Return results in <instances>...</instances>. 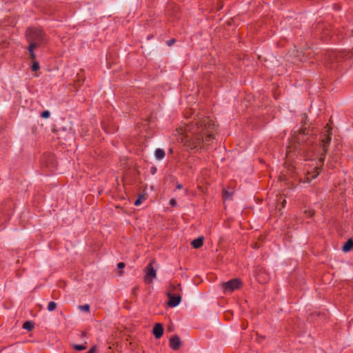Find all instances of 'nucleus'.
I'll use <instances>...</instances> for the list:
<instances>
[{
  "instance_id": "obj_1",
  "label": "nucleus",
  "mask_w": 353,
  "mask_h": 353,
  "mask_svg": "<svg viewBox=\"0 0 353 353\" xmlns=\"http://www.w3.org/2000/svg\"><path fill=\"white\" fill-rule=\"evenodd\" d=\"M215 130V125L208 117L196 115L192 120L187 118L178 128V143L187 150L198 151L211 143Z\"/></svg>"
},
{
  "instance_id": "obj_2",
  "label": "nucleus",
  "mask_w": 353,
  "mask_h": 353,
  "mask_svg": "<svg viewBox=\"0 0 353 353\" xmlns=\"http://www.w3.org/2000/svg\"><path fill=\"white\" fill-rule=\"evenodd\" d=\"M326 128H327V130H326L327 134L323 135V137L321 139L320 145L322 149V152L321 154V157L319 160V163H312L311 165V170H307L304 178L300 179V181L303 183H310L311 181L314 179H316L321 172V167L323 165L325 154L328 150V147L331 141V128L328 126V124H327Z\"/></svg>"
},
{
  "instance_id": "obj_3",
  "label": "nucleus",
  "mask_w": 353,
  "mask_h": 353,
  "mask_svg": "<svg viewBox=\"0 0 353 353\" xmlns=\"http://www.w3.org/2000/svg\"><path fill=\"white\" fill-rule=\"evenodd\" d=\"M312 143V138L307 136V134L305 133V129H302L292 138V144L288 148L287 155H289L292 149L298 150V153L300 154H303L304 151L306 150L303 145H309Z\"/></svg>"
},
{
  "instance_id": "obj_4",
  "label": "nucleus",
  "mask_w": 353,
  "mask_h": 353,
  "mask_svg": "<svg viewBox=\"0 0 353 353\" xmlns=\"http://www.w3.org/2000/svg\"><path fill=\"white\" fill-rule=\"evenodd\" d=\"M26 36L29 45H32L38 48L45 41L44 34L43 31L39 29H29Z\"/></svg>"
},
{
  "instance_id": "obj_5",
  "label": "nucleus",
  "mask_w": 353,
  "mask_h": 353,
  "mask_svg": "<svg viewBox=\"0 0 353 353\" xmlns=\"http://www.w3.org/2000/svg\"><path fill=\"white\" fill-rule=\"evenodd\" d=\"M222 289L224 294L232 293L235 290L239 289L241 285V282L238 279H233L222 283Z\"/></svg>"
},
{
  "instance_id": "obj_6",
  "label": "nucleus",
  "mask_w": 353,
  "mask_h": 353,
  "mask_svg": "<svg viewBox=\"0 0 353 353\" xmlns=\"http://www.w3.org/2000/svg\"><path fill=\"white\" fill-rule=\"evenodd\" d=\"M152 264L153 261L150 262L145 269V281L148 283H151L157 276L156 270L154 269Z\"/></svg>"
},
{
  "instance_id": "obj_7",
  "label": "nucleus",
  "mask_w": 353,
  "mask_h": 353,
  "mask_svg": "<svg viewBox=\"0 0 353 353\" xmlns=\"http://www.w3.org/2000/svg\"><path fill=\"white\" fill-rule=\"evenodd\" d=\"M153 334L157 339H159L163 334V328L161 323H156L153 327Z\"/></svg>"
},
{
  "instance_id": "obj_8",
  "label": "nucleus",
  "mask_w": 353,
  "mask_h": 353,
  "mask_svg": "<svg viewBox=\"0 0 353 353\" xmlns=\"http://www.w3.org/2000/svg\"><path fill=\"white\" fill-rule=\"evenodd\" d=\"M203 241H204V238L203 236H199L197 239H194L191 242V245H192V247L194 248L198 249L203 245Z\"/></svg>"
},
{
  "instance_id": "obj_9",
  "label": "nucleus",
  "mask_w": 353,
  "mask_h": 353,
  "mask_svg": "<svg viewBox=\"0 0 353 353\" xmlns=\"http://www.w3.org/2000/svg\"><path fill=\"white\" fill-rule=\"evenodd\" d=\"M337 59V54L335 52H327L325 54V59L331 63L334 62V59Z\"/></svg>"
},
{
  "instance_id": "obj_10",
  "label": "nucleus",
  "mask_w": 353,
  "mask_h": 353,
  "mask_svg": "<svg viewBox=\"0 0 353 353\" xmlns=\"http://www.w3.org/2000/svg\"><path fill=\"white\" fill-rule=\"evenodd\" d=\"M353 248V240L352 239H348L343 246V251L347 252Z\"/></svg>"
},
{
  "instance_id": "obj_11",
  "label": "nucleus",
  "mask_w": 353,
  "mask_h": 353,
  "mask_svg": "<svg viewBox=\"0 0 353 353\" xmlns=\"http://www.w3.org/2000/svg\"><path fill=\"white\" fill-rule=\"evenodd\" d=\"M154 156L156 159L159 161L162 160L165 157V152L163 150L158 148L154 152Z\"/></svg>"
},
{
  "instance_id": "obj_12",
  "label": "nucleus",
  "mask_w": 353,
  "mask_h": 353,
  "mask_svg": "<svg viewBox=\"0 0 353 353\" xmlns=\"http://www.w3.org/2000/svg\"><path fill=\"white\" fill-rule=\"evenodd\" d=\"M34 327V323L32 321H26L23 325V328L25 330H27L28 331H30Z\"/></svg>"
},
{
  "instance_id": "obj_13",
  "label": "nucleus",
  "mask_w": 353,
  "mask_h": 353,
  "mask_svg": "<svg viewBox=\"0 0 353 353\" xmlns=\"http://www.w3.org/2000/svg\"><path fill=\"white\" fill-rule=\"evenodd\" d=\"M37 47L34 46L32 45H29L28 46V51L30 53V57L32 60H34L36 58V55L34 52V49L37 48Z\"/></svg>"
},
{
  "instance_id": "obj_14",
  "label": "nucleus",
  "mask_w": 353,
  "mask_h": 353,
  "mask_svg": "<svg viewBox=\"0 0 353 353\" xmlns=\"http://www.w3.org/2000/svg\"><path fill=\"white\" fill-rule=\"evenodd\" d=\"M170 347L174 350H176V336L174 335L170 338Z\"/></svg>"
},
{
  "instance_id": "obj_15",
  "label": "nucleus",
  "mask_w": 353,
  "mask_h": 353,
  "mask_svg": "<svg viewBox=\"0 0 353 353\" xmlns=\"http://www.w3.org/2000/svg\"><path fill=\"white\" fill-rule=\"evenodd\" d=\"M170 296V301H168V304L170 307H175L176 306V297L174 296Z\"/></svg>"
},
{
  "instance_id": "obj_16",
  "label": "nucleus",
  "mask_w": 353,
  "mask_h": 353,
  "mask_svg": "<svg viewBox=\"0 0 353 353\" xmlns=\"http://www.w3.org/2000/svg\"><path fill=\"white\" fill-rule=\"evenodd\" d=\"M57 307V303L54 301H51L48 305V310L50 312L54 311Z\"/></svg>"
},
{
  "instance_id": "obj_17",
  "label": "nucleus",
  "mask_w": 353,
  "mask_h": 353,
  "mask_svg": "<svg viewBox=\"0 0 353 353\" xmlns=\"http://www.w3.org/2000/svg\"><path fill=\"white\" fill-rule=\"evenodd\" d=\"M79 309L83 312H88L90 310V305L88 304L79 305Z\"/></svg>"
},
{
  "instance_id": "obj_18",
  "label": "nucleus",
  "mask_w": 353,
  "mask_h": 353,
  "mask_svg": "<svg viewBox=\"0 0 353 353\" xmlns=\"http://www.w3.org/2000/svg\"><path fill=\"white\" fill-rule=\"evenodd\" d=\"M73 347L77 351H82L86 349V346L83 345H74Z\"/></svg>"
},
{
  "instance_id": "obj_19",
  "label": "nucleus",
  "mask_w": 353,
  "mask_h": 353,
  "mask_svg": "<svg viewBox=\"0 0 353 353\" xmlns=\"http://www.w3.org/2000/svg\"><path fill=\"white\" fill-rule=\"evenodd\" d=\"M145 199V197L144 196H140L135 201H134V205H139L142 201Z\"/></svg>"
},
{
  "instance_id": "obj_20",
  "label": "nucleus",
  "mask_w": 353,
  "mask_h": 353,
  "mask_svg": "<svg viewBox=\"0 0 353 353\" xmlns=\"http://www.w3.org/2000/svg\"><path fill=\"white\" fill-rule=\"evenodd\" d=\"M50 112L48 110L43 111L41 114V117L44 119H48L50 117Z\"/></svg>"
},
{
  "instance_id": "obj_21",
  "label": "nucleus",
  "mask_w": 353,
  "mask_h": 353,
  "mask_svg": "<svg viewBox=\"0 0 353 353\" xmlns=\"http://www.w3.org/2000/svg\"><path fill=\"white\" fill-rule=\"evenodd\" d=\"M39 69V63L36 61H34L32 65V70L33 71H37Z\"/></svg>"
},
{
  "instance_id": "obj_22",
  "label": "nucleus",
  "mask_w": 353,
  "mask_h": 353,
  "mask_svg": "<svg viewBox=\"0 0 353 353\" xmlns=\"http://www.w3.org/2000/svg\"><path fill=\"white\" fill-rule=\"evenodd\" d=\"M167 330L169 332H172L174 330V324L171 322L170 324L168 326Z\"/></svg>"
},
{
  "instance_id": "obj_23",
  "label": "nucleus",
  "mask_w": 353,
  "mask_h": 353,
  "mask_svg": "<svg viewBox=\"0 0 353 353\" xmlns=\"http://www.w3.org/2000/svg\"><path fill=\"white\" fill-rule=\"evenodd\" d=\"M288 170H289V172H290L292 173V174H293V173L295 172V167H294V165H290L289 168H288Z\"/></svg>"
},
{
  "instance_id": "obj_24",
  "label": "nucleus",
  "mask_w": 353,
  "mask_h": 353,
  "mask_svg": "<svg viewBox=\"0 0 353 353\" xmlns=\"http://www.w3.org/2000/svg\"><path fill=\"white\" fill-rule=\"evenodd\" d=\"M174 43H175L174 39H170V40L167 41V44L169 46H172Z\"/></svg>"
},
{
  "instance_id": "obj_25",
  "label": "nucleus",
  "mask_w": 353,
  "mask_h": 353,
  "mask_svg": "<svg viewBox=\"0 0 353 353\" xmlns=\"http://www.w3.org/2000/svg\"><path fill=\"white\" fill-rule=\"evenodd\" d=\"M117 267L119 269H123L125 267V263L120 262L117 264Z\"/></svg>"
},
{
  "instance_id": "obj_26",
  "label": "nucleus",
  "mask_w": 353,
  "mask_h": 353,
  "mask_svg": "<svg viewBox=\"0 0 353 353\" xmlns=\"http://www.w3.org/2000/svg\"><path fill=\"white\" fill-rule=\"evenodd\" d=\"M94 352H95V347H93L87 353H94Z\"/></svg>"
},
{
  "instance_id": "obj_27",
  "label": "nucleus",
  "mask_w": 353,
  "mask_h": 353,
  "mask_svg": "<svg viewBox=\"0 0 353 353\" xmlns=\"http://www.w3.org/2000/svg\"><path fill=\"white\" fill-rule=\"evenodd\" d=\"M170 204L172 205V206H174L175 205V200L174 199H171L170 201Z\"/></svg>"
},
{
  "instance_id": "obj_28",
  "label": "nucleus",
  "mask_w": 353,
  "mask_h": 353,
  "mask_svg": "<svg viewBox=\"0 0 353 353\" xmlns=\"http://www.w3.org/2000/svg\"><path fill=\"white\" fill-rule=\"evenodd\" d=\"M314 214V211L313 210H309L308 211V216H312V215Z\"/></svg>"
},
{
  "instance_id": "obj_29",
  "label": "nucleus",
  "mask_w": 353,
  "mask_h": 353,
  "mask_svg": "<svg viewBox=\"0 0 353 353\" xmlns=\"http://www.w3.org/2000/svg\"><path fill=\"white\" fill-rule=\"evenodd\" d=\"M181 295H179L178 294V305L181 303Z\"/></svg>"
},
{
  "instance_id": "obj_30",
  "label": "nucleus",
  "mask_w": 353,
  "mask_h": 353,
  "mask_svg": "<svg viewBox=\"0 0 353 353\" xmlns=\"http://www.w3.org/2000/svg\"><path fill=\"white\" fill-rule=\"evenodd\" d=\"M285 203H286V201H285V199H283L281 201V205H282L283 208L285 206Z\"/></svg>"
},
{
  "instance_id": "obj_31",
  "label": "nucleus",
  "mask_w": 353,
  "mask_h": 353,
  "mask_svg": "<svg viewBox=\"0 0 353 353\" xmlns=\"http://www.w3.org/2000/svg\"><path fill=\"white\" fill-rule=\"evenodd\" d=\"M177 344H178V349L180 347L181 345V343L179 340V339L178 338V342H177Z\"/></svg>"
},
{
  "instance_id": "obj_32",
  "label": "nucleus",
  "mask_w": 353,
  "mask_h": 353,
  "mask_svg": "<svg viewBox=\"0 0 353 353\" xmlns=\"http://www.w3.org/2000/svg\"><path fill=\"white\" fill-rule=\"evenodd\" d=\"M177 188H178V189H181V188H182V186L181 185L178 184Z\"/></svg>"
},
{
  "instance_id": "obj_33",
  "label": "nucleus",
  "mask_w": 353,
  "mask_h": 353,
  "mask_svg": "<svg viewBox=\"0 0 353 353\" xmlns=\"http://www.w3.org/2000/svg\"><path fill=\"white\" fill-rule=\"evenodd\" d=\"M155 172H156V169H155V168H154V169L152 170V173H154Z\"/></svg>"
}]
</instances>
